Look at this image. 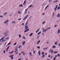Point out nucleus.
Segmentation results:
<instances>
[{"label": "nucleus", "instance_id": "de8ad7c7", "mask_svg": "<svg viewBox=\"0 0 60 60\" xmlns=\"http://www.w3.org/2000/svg\"><path fill=\"white\" fill-rule=\"evenodd\" d=\"M26 55V53H25V52L23 53V55Z\"/></svg>", "mask_w": 60, "mask_h": 60}, {"label": "nucleus", "instance_id": "79ce46f5", "mask_svg": "<svg viewBox=\"0 0 60 60\" xmlns=\"http://www.w3.org/2000/svg\"><path fill=\"white\" fill-rule=\"evenodd\" d=\"M28 23H27V22H26V23L25 25L26 26V25H28Z\"/></svg>", "mask_w": 60, "mask_h": 60}, {"label": "nucleus", "instance_id": "a18cd8bd", "mask_svg": "<svg viewBox=\"0 0 60 60\" xmlns=\"http://www.w3.org/2000/svg\"><path fill=\"white\" fill-rule=\"evenodd\" d=\"M52 1V0H49V2H50Z\"/></svg>", "mask_w": 60, "mask_h": 60}, {"label": "nucleus", "instance_id": "a211bd4d", "mask_svg": "<svg viewBox=\"0 0 60 60\" xmlns=\"http://www.w3.org/2000/svg\"><path fill=\"white\" fill-rule=\"evenodd\" d=\"M60 33V30L59 29L58 31V34H59Z\"/></svg>", "mask_w": 60, "mask_h": 60}, {"label": "nucleus", "instance_id": "774afa93", "mask_svg": "<svg viewBox=\"0 0 60 60\" xmlns=\"http://www.w3.org/2000/svg\"><path fill=\"white\" fill-rule=\"evenodd\" d=\"M58 46H60V44H59L58 45Z\"/></svg>", "mask_w": 60, "mask_h": 60}, {"label": "nucleus", "instance_id": "cd10ccee", "mask_svg": "<svg viewBox=\"0 0 60 60\" xmlns=\"http://www.w3.org/2000/svg\"><path fill=\"white\" fill-rule=\"evenodd\" d=\"M26 19V18L25 17L23 18V20H25V19Z\"/></svg>", "mask_w": 60, "mask_h": 60}, {"label": "nucleus", "instance_id": "49530a36", "mask_svg": "<svg viewBox=\"0 0 60 60\" xmlns=\"http://www.w3.org/2000/svg\"><path fill=\"white\" fill-rule=\"evenodd\" d=\"M55 14V12H53L52 13V15H54Z\"/></svg>", "mask_w": 60, "mask_h": 60}, {"label": "nucleus", "instance_id": "72a5a7b5", "mask_svg": "<svg viewBox=\"0 0 60 60\" xmlns=\"http://www.w3.org/2000/svg\"><path fill=\"white\" fill-rule=\"evenodd\" d=\"M16 44H17V42H16L15 43L13 44V45H16Z\"/></svg>", "mask_w": 60, "mask_h": 60}, {"label": "nucleus", "instance_id": "5701e85b", "mask_svg": "<svg viewBox=\"0 0 60 60\" xmlns=\"http://www.w3.org/2000/svg\"><path fill=\"white\" fill-rule=\"evenodd\" d=\"M51 28H50V27H48L47 28V30H49V29H50Z\"/></svg>", "mask_w": 60, "mask_h": 60}, {"label": "nucleus", "instance_id": "f8f14e48", "mask_svg": "<svg viewBox=\"0 0 60 60\" xmlns=\"http://www.w3.org/2000/svg\"><path fill=\"white\" fill-rule=\"evenodd\" d=\"M41 34V32H39L37 34L38 35H39V34Z\"/></svg>", "mask_w": 60, "mask_h": 60}, {"label": "nucleus", "instance_id": "6e6552de", "mask_svg": "<svg viewBox=\"0 0 60 60\" xmlns=\"http://www.w3.org/2000/svg\"><path fill=\"white\" fill-rule=\"evenodd\" d=\"M40 51H41L40 50L38 52V53L39 56H40L41 55V53H40Z\"/></svg>", "mask_w": 60, "mask_h": 60}, {"label": "nucleus", "instance_id": "09e8293b", "mask_svg": "<svg viewBox=\"0 0 60 60\" xmlns=\"http://www.w3.org/2000/svg\"><path fill=\"white\" fill-rule=\"evenodd\" d=\"M44 56H45V55H43V56H42V57H43V58L44 57Z\"/></svg>", "mask_w": 60, "mask_h": 60}, {"label": "nucleus", "instance_id": "39448f33", "mask_svg": "<svg viewBox=\"0 0 60 60\" xmlns=\"http://www.w3.org/2000/svg\"><path fill=\"white\" fill-rule=\"evenodd\" d=\"M56 16L57 17H58V18H59V17H60V14H58L57 15H56Z\"/></svg>", "mask_w": 60, "mask_h": 60}, {"label": "nucleus", "instance_id": "dca6fc26", "mask_svg": "<svg viewBox=\"0 0 60 60\" xmlns=\"http://www.w3.org/2000/svg\"><path fill=\"white\" fill-rule=\"evenodd\" d=\"M28 28V26H27L24 29H25V30H26V29H27Z\"/></svg>", "mask_w": 60, "mask_h": 60}, {"label": "nucleus", "instance_id": "4be33fe9", "mask_svg": "<svg viewBox=\"0 0 60 60\" xmlns=\"http://www.w3.org/2000/svg\"><path fill=\"white\" fill-rule=\"evenodd\" d=\"M4 37H3L2 38H1L0 39V41H1L2 39H4Z\"/></svg>", "mask_w": 60, "mask_h": 60}, {"label": "nucleus", "instance_id": "5fc2aeb1", "mask_svg": "<svg viewBox=\"0 0 60 60\" xmlns=\"http://www.w3.org/2000/svg\"><path fill=\"white\" fill-rule=\"evenodd\" d=\"M13 59V56H12L11 58V59Z\"/></svg>", "mask_w": 60, "mask_h": 60}, {"label": "nucleus", "instance_id": "052dcab7", "mask_svg": "<svg viewBox=\"0 0 60 60\" xmlns=\"http://www.w3.org/2000/svg\"><path fill=\"white\" fill-rule=\"evenodd\" d=\"M29 30V29H28L26 30H27V31H28V30Z\"/></svg>", "mask_w": 60, "mask_h": 60}, {"label": "nucleus", "instance_id": "9d476101", "mask_svg": "<svg viewBox=\"0 0 60 60\" xmlns=\"http://www.w3.org/2000/svg\"><path fill=\"white\" fill-rule=\"evenodd\" d=\"M36 48H37V49H40V46H37Z\"/></svg>", "mask_w": 60, "mask_h": 60}, {"label": "nucleus", "instance_id": "c756f323", "mask_svg": "<svg viewBox=\"0 0 60 60\" xmlns=\"http://www.w3.org/2000/svg\"><path fill=\"white\" fill-rule=\"evenodd\" d=\"M56 57H54L53 58V60H55L56 59Z\"/></svg>", "mask_w": 60, "mask_h": 60}, {"label": "nucleus", "instance_id": "c03bdc74", "mask_svg": "<svg viewBox=\"0 0 60 60\" xmlns=\"http://www.w3.org/2000/svg\"><path fill=\"white\" fill-rule=\"evenodd\" d=\"M45 22L44 21L42 23V24H44V23H45Z\"/></svg>", "mask_w": 60, "mask_h": 60}, {"label": "nucleus", "instance_id": "37998d69", "mask_svg": "<svg viewBox=\"0 0 60 60\" xmlns=\"http://www.w3.org/2000/svg\"><path fill=\"white\" fill-rule=\"evenodd\" d=\"M0 17H1V18H3V16L1 15L0 16Z\"/></svg>", "mask_w": 60, "mask_h": 60}, {"label": "nucleus", "instance_id": "e433bc0d", "mask_svg": "<svg viewBox=\"0 0 60 60\" xmlns=\"http://www.w3.org/2000/svg\"><path fill=\"white\" fill-rule=\"evenodd\" d=\"M30 56H31V55H32V53L31 52H30Z\"/></svg>", "mask_w": 60, "mask_h": 60}, {"label": "nucleus", "instance_id": "c85d7f7f", "mask_svg": "<svg viewBox=\"0 0 60 60\" xmlns=\"http://www.w3.org/2000/svg\"><path fill=\"white\" fill-rule=\"evenodd\" d=\"M19 38H20V37H21V35L20 34H19Z\"/></svg>", "mask_w": 60, "mask_h": 60}, {"label": "nucleus", "instance_id": "13d9d810", "mask_svg": "<svg viewBox=\"0 0 60 60\" xmlns=\"http://www.w3.org/2000/svg\"><path fill=\"white\" fill-rule=\"evenodd\" d=\"M4 52L3 53H5V51L4 50Z\"/></svg>", "mask_w": 60, "mask_h": 60}, {"label": "nucleus", "instance_id": "f03ea898", "mask_svg": "<svg viewBox=\"0 0 60 60\" xmlns=\"http://www.w3.org/2000/svg\"><path fill=\"white\" fill-rule=\"evenodd\" d=\"M57 7H58V5H56V7L54 8L55 11H56V9L57 8Z\"/></svg>", "mask_w": 60, "mask_h": 60}, {"label": "nucleus", "instance_id": "338daca9", "mask_svg": "<svg viewBox=\"0 0 60 60\" xmlns=\"http://www.w3.org/2000/svg\"><path fill=\"white\" fill-rule=\"evenodd\" d=\"M21 53H23V54L24 53V52H21Z\"/></svg>", "mask_w": 60, "mask_h": 60}, {"label": "nucleus", "instance_id": "423d86ee", "mask_svg": "<svg viewBox=\"0 0 60 60\" xmlns=\"http://www.w3.org/2000/svg\"><path fill=\"white\" fill-rule=\"evenodd\" d=\"M26 43V42L25 41H23L22 42V45H24L25 44V43Z\"/></svg>", "mask_w": 60, "mask_h": 60}, {"label": "nucleus", "instance_id": "2eb2a0df", "mask_svg": "<svg viewBox=\"0 0 60 60\" xmlns=\"http://www.w3.org/2000/svg\"><path fill=\"white\" fill-rule=\"evenodd\" d=\"M57 53H58V52L57 51H54V53L56 54Z\"/></svg>", "mask_w": 60, "mask_h": 60}, {"label": "nucleus", "instance_id": "680f3d73", "mask_svg": "<svg viewBox=\"0 0 60 60\" xmlns=\"http://www.w3.org/2000/svg\"><path fill=\"white\" fill-rule=\"evenodd\" d=\"M56 26H57V25H55L54 26V27H56Z\"/></svg>", "mask_w": 60, "mask_h": 60}, {"label": "nucleus", "instance_id": "f257e3e1", "mask_svg": "<svg viewBox=\"0 0 60 60\" xmlns=\"http://www.w3.org/2000/svg\"><path fill=\"white\" fill-rule=\"evenodd\" d=\"M18 46H17V47L15 48V53L16 52L18 51Z\"/></svg>", "mask_w": 60, "mask_h": 60}, {"label": "nucleus", "instance_id": "e2e57ef3", "mask_svg": "<svg viewBox=\"0 0 60 60\" xmlns=\"http://www.w3.org/2000/svg\"><path fill=\"white\" fill-rule=\"evenodd\" d=\"M42 30H44V29H45L43 28H42Z\"/></svg>", "mask_w": 60, "mask_h": 60}, {"label": "nucleus", "instance_id": "0eeeda50", "mask_svg": "<svg viewBox=\"0 0 60 60\" xmlns=\"http://www.w3.org/2000/svg\"><path fill=\"white\" fill-rule=\"evenodd\" d=\"M51 54L54 53V52H53V50H51Z\"/></svg>", "mask_w": 60, "mask_h": 60}, {"label": "nucleus", "instance_id": "6e6d98bb", "mask_svg": "<svg viewBox=\"0 0 60 60\" xmlns=\"http://www.w3.org/2000/svg\"><path fill=\"white\" fill-rule=\"evenodd\" d=\"M26 0H25L24 1V3L26 4Z\"/></svg>", "mask_w": 60, "mask_h": 60}, {"label": "nucleus", "instance_id": "f704fd0d", "mask_svg": "<svg viewBox=\"0 0 60 60\" xmlns=\"http://www.w3.org/2000/svg\"><path fill=\"white\" fill-rule=\"evenodd\" d=\"M6 33H8V32H9V31L8 30H6Z\"/></svg>", "mask_w": 60, "mask_h": 60}, {"label": "nucleus", "instance_id": "8fccbe9b", "mask_svg": "<svg viewBox=\"0 0 60 60\" xmlns=\"http://www.w3.org/2000/svg\"><path fill=\"white\" fill-rule=\"evenodd\" d=\"M24 23H22V26H23V25H24Z\"/></svg>", "mask_w": 60, "mask_h": 60}, {"label": "nucleus", "instance_id": "7ed1b4c3", "mask_svg": "<svg viewBox=\"0 0 60 60\" xmlns=\"http://www.w3.org/2000/svg\"><path fill=\"white\" fill-rule=\"evenodd\" d=\"M9 20H8L6 21H5V22H4V24H6V23H8V22H9Z\"/></svg>", "mask_w": 60, "mask_h": 60}, {"label": "nucleus", "instance_id": "58836bf2", "mask_svg": "<svg viewBox=\"0 0 60 60\" xmlns=\"http://www.w3.org/2000/svg\"><path fill=\"white\" fill-rule=\"evenodd\" d=\"M9 39V37L6 38V40H8V39Z\"/></svg>", "mask_w": 60, "mask_h": 60}, {"label": "nucleus", "instance_id": "20e7f679", "mask_svg": "<svg viewBox=\"0 0 60 60\" xmlns=\"http://www.w3.org/2000/svg\"><path fill=\"white\" fill-rule=\"evenodd\" d=\"M4 34L5 36H7V35H8V34H7V33L6 32H4Z\"/></svg>", "mask_w": 60, "mask_h": 60}, {"label": "nucleus", "instance_id": "a19ab883", "mask_svg": "<svg viewBox=\"0 0 60 60\" xmlns=\"http://www.w3.org/2000/svg\"><path fill=\"white\" fill-rule=\"evenodd\" d=\"M28 16V15H27L26 16H25L26 17V18Z\"/></svg>", "mask_w": 60, "mask_h": 60}, {"label": "nucleus", "instance_id": "aec40b11", "mask_svg": "<svg viewBox=\"0 0 60 60\" xmlns=\"http://www.w3.org/2000/svg\"><path fill=\"white\" fill-rule=\"evenodd\" d=\"M7 14V12H6L4 13V15H6V14Z\"/></svg>", "mask_w": 60, "mask_h": 60}, {"label": "nucleus", "instance_id": "ddd939ff", "mask_svg": "<svg viewBox=\"0 0 60 60\" xmlns=\"http://www.w3.org/2000/svg\"><path fill=\"white\" fill-rule=\"evenodd\" d=\"M60 9V7L58 6V8L57 9V10H59V9Z\"/></svg>", "mask_w": 60, "mask_h": 60}, {"label": "nucleus", "instance_id": "0e129e2a", "mask_svg": "<svg viewBox=\"0 0 60 60\" xmlns=\"http://www.w3.org/2000/svg\"><path fill=\"white\" fill-rule=\"evenodd\" d=\"M27 31V30H26L24 31L25 32H26Z\"/></svg>", "mask_w": 60, "mask_h": 60}, {"label": "nucleus", "instance_id": "7c9ffc66", "mask_svg": "<svg viewBox=\"0 0 60 60\" xmlns=\"http://www.w3.org/2000/svg\"><path fill=\"white\" fill-rule=\"evenodd\" d=\"M22 46L20 45L18 47V48H20V47H22Z\"/></svg>", "mask_w": 60, "mask_h": 60}, {"label": "nucleus", "instance_id": "a878e982", "mask_svg": "<svg viewBox=\"0 0 60 60\" xmlns=\"http://www.w3.org/2000/svg\"><path fill=\"white\" fill-rule=\"evenodd\" d=\"M32 5L31 4L29 6V8L30 7H32Z\"/></svg>", "mask_w": 60, "mask_h": 60}, {"label": "nucleus", "instance_id": "2f4dec72", "mask_svg": "<svg viewBox=\"0 0 60 60\" xmlns=\"http://www.w3.org/2000/svg\"><path fill=\"white\" fill-rule=\"evenodd\" d=\"M23 39H26V38H25V37L24 36H23Z\"/></svg>", "mask_w": 60, "mask_h": 60}, {"label": "nucleus", "instance_id": "bb28decb", "mask_svg": "<svg viewBox=\"0 0 60 60\" xmlns=\"http://www.w3.org/2000/svg\"><path fill=\"white\" fill-rule=\"evenodd\" d=\"M11 44V42H10L7 44L8 45H10Z\"/></svg>", "mask_w": 60, "mask_h": 60}, {"label": "nucleus", "instance_id": "603ef678", "mask_svg": "<svg viewBox=\"0 0 60 60\" xmlns=\"http://www.w3.org/2000/svg\"><path fill=\"white\" fill-rule=\"evenodd\" d=\"M58 56H60V54H58L57 55Z\"/></svg>", "mask_w": 60, "mask_h": 60}, {"label": "nucleus", "instance_id": "1a4fd4ad", "mask_svg": "<svg viewBox=\"0 0 60 60\" xmlns=\"http://www.w3.org/2000/svg\"><path fill=\"white\" fill-rule=\"evenodd\" d=\"M47 29H45V30H42V32H46V31H47Z\"/></svg>", "mask_w": 60, "mask_h": 60}, {"label": "nucleus", "instance_id": "864d4df0", "mask_svg": "<svg viewBox=\"0 0 60 60\" xmlns=\"http://www.w3.org/2000/svg\"><path fill=\"white\" fill-rule=\"evenodd\" d=\"M15 23V21H13L12 22V23Z\"/></svg>", "mask_w": 60, "mask_h": 60}, {"label": "nucleus", "instance_id": "393cba45", "mask_svg": "<svg viewBox=\"0 0 60 60\" xmlns=\"http://www.w3.org/2000/svg\"><path fill=\"white\" fill-rule=\"evenodd\" d=\"M40 30V29H39L37 31H36V33H37L38 31H39V30Z\"/></svg>", "mask_w": 60, "mask_h": 60}, {"label": "nucleus", "instance_id": "c9c22d12", "mask_svg": "<svg viewBox=\"0 0 60 60\" xmlns=\"http://www.w3.org/2000/svg\"><path fill=\"white\" fill-rule=\"evenodd\" d=\"M18 13H19V14H20L21 13H20V11H19L18 12Z\"/></svg>", "mask_w": 60, "mask_h": 60}, {"label": "nucleus", "instance_id": "4468645a", "mask_svg": "<svg viewBox=\"0 0 60 60\" xmlns=\"http://www.w3.org/2000/svg\"><path fill=\"white\" fill-rule=\"evenodd\" d=\"M33 33L30 34L29 35L30 36H32V35H33Z\"/></svg>", "mask_w": 60, "mask_h": 60}, {"label": "nucleus", "instance_id": "473e14b6", "mask_svg": "<svg viewBox=\"0 0 60 60\" xmlns=\"http://www.w3.org/2000/svg\"><path fill=\"white\" fill-rule=\"evenodd\" d=\"M44 54V52H42V55H43Z\"/></svg>", "mask_w": 60, "mask_h": 60}, {"label": "nucleus", "instance_id": "bf43d9fd", "mask_svg": "<svg viewBox=\"0 0 60 60\" xmlns=\"http://www.w3.org/2000/svg\"><path fill=\"white\" fill-rule=\"evenodd\" d=\"M54 15H53L52 14V17H53L54 16Z\"/></svg>", "mask_w": 60, "mask_h": 60}, {"label": "nucleus", "instance_id": "ea45409f", "mask_svg": "<svg viewBox=\"0 0 60 60\" xmlns=\"http://www.w3.org/2000/svg\"><path fill=\"white\" fill-rule=\"evenodd\" d=\"M14 56V55H13L12 56L11 55L9 57H11V56Z\"/></svg>", "mask_w": 60, "mask_h": 60}, {"label": "nucleus", "instance_id": "f3484780", "mask_svg": "<svg viewBox=\"0 0 60 60\" xmlns=\"http://www.w3.org/2000/svg\"><path fill=\"white\" fill-rule=\"evenodd\" d=\"M49 5H47L45 8V9H46V8H48V7H49Z\"/></svg>", "mask_w": 60, "mask_h": 60}, {"label": "nucleus", "instance_id": "69168bd1", "mask_svg": "<svg viewBox=\"0 0 60 60\" xmlns=\"http://www.w3.org/2000/svg\"><path fill=\"white\" fill-rule=\"evenodd\" d=\"M34 54H35V51H34Z\"/></svg>", "mask_w": 60, "mask_h": 60}, {"label": "nucleus", "instance_id": "b1692460", "mask_svg": "<svg viewBox=\"0 0 60 60\" xmlns=\"http://www.w3.org/2000/svg\"><path fill=\"white\" fill-rule=\"evenodd\" d=\"M55 45H57V41L55 42Z\"/></svg>", "mask_w": 60, "mask_h": 60}, {"label": "nucleus", "instance_id": "4c0bfd02", "mask_svg": "<svg viewBox=\"0 0 60 60\" xmlns=\"http://www.w3.org/2000/svg\"><path fill=\"white\" fill-rule=\"evenodd\" d=\"M9 47H10V46H8V47L7 48V49H8L9 48Z\"/></svg>", "mask_w": 60, "mask_h": 60}, {"label": "nucleus", "instance_id": "3c124183", "mask_svg": "<svg viewBox=\"0 0 60 60\" xmlns=\"http://www.w3.org/2000/svg\"><path fill=\"white\" fill-rule=\"evenodd\" d=\"M26 13H27V11H25L24 12V14H26Z\"/></svg>", "mask_w": 60, "mask_h": 60}, {"label": "nucleus", "instance_id": "9b49d317", "mask_svg": "<svg viewBox=\"0 0 60 60\" xmlns=\"http://www.w3.org/2000/svg\"><path fill=\"white\" fill-rule=\"evenodd\" d=\"M19 6H20V7H23V5L22 4H21L19 5Z\"/></svg>", "mask_w": 60, "mask_h": 60}, {"label": "nucleus", "instance_id": "4d7b16f0", "mask_svg": "<svg viewBox=\"0 0 60 60\" xmlns=\"http://www.w3.org/2000/svg\"><path fill=\"white\" fill-rule=\"evenodd\" d=\"M21 18H20V19H18V20H21Z\"/></svg>", "mask_w": 60, "mask_h": 60}, {"label": "nucleus", "instance_id": "6ab92c4d", "mask_svg": "<svg viewBox=\"0 0 60 60\" xmlns=\"http://www.w3.org/2000/svg\"><path fill=\"white\" fill-rule=\"evenodd\" d=\"M56 47V46L55 45H53V46H52V48H55Z\"/></svg>", "mask_w": 60, "mask_h": 60}, {"label": "nucleus", "instance_id": "412c9836", "mask_svg": "<svg viewBox=\"0 0 60 60\" xmlns=\"http://www.w3.org/2000/svg\"><path fill=\"white\" fill-rule=\"evenodd\" d=\"M58 2V0H56L55 1H54L53 2V3H56V2Z\"/></svg>", "mask_w": 60, "mask_h": 60}]
</instances>
